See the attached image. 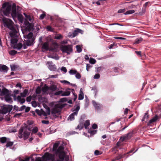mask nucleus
Returning a JSON list of instances; mask_svg holds the SVG:
<instances>
[{
  "label": "nucleus",
  "mask_w": 161,
  "mask_h": 161,
  "mask_svg": "<svg viewBox=\"0 0 161 161\" xmlns=\"http://www.w3.org/2000/svg\"><path fill=\"white\" fill-rule=\"evenodd\" d=\"M11 70L12 71H14L15 69L17 68V66L15 64H13L10 65Z\"/></svg>",
  "instance_id": "obj_46"
},
{
  "label": "nucleus",
  "mask_w": 161,
  "mask_h": 161,
  "mask_svg": "<svg viewBox=\"0 0 161 161\" xmlns=\"http://www.w3.org/2000/svg\"><path fill=\"white\" fill-rule=\"evenodd\" d=\"M47 29L48 31H53V29L50 26H48L47 27Z\"/></svg>",
  "instance_id": "obj_55"
},
{
  "label": "nucleus",
  "mask_w": 161,
  "mask_h": 161,
  "mask_svg": "<svg viewBox=\"0 0 161 161\" xmlns=\"http://www.w3.org/2000/svg\"><path fill=\"white\" fill-rule=\"evenodd\" d=\"M59 144V142H57L54 144L53 147V151H55L57 150V148Z\"/></svg>",
  "instance_id": "obj_32"
},
{
  "label": "nucleus",
  "mask_w": 161,
  "mask_h": 161,
  "mask_svg": "<svg viewBox=\"0 0 161 161\" xmlns=\"http://www.w3.org/2000/svg\"><path fill=\"white\" fill-rule=\"evenodd\" d=\"M76 49L78 53H80L81 52L82 49L80 45H77L76 46Z\"/></svg>",
  "instance_id": "obj_41"
},
{
  "label": "nucleus",
  "mask_w": 161,
  "mask_h": 161,
  "mask_svg": "<svg viewBox=\"0 0 161 161\" xmlns=\"http://www.w3.org/2000/svg\"><path fill=\"white\" fill-rule=\"evenodd\" d=\"M42 160L38 159L37 161H54V156L52 154L46 153L42 157Z\"/></svg>",
  "instance_id": "obj_7"
},
{
  "label": "nucleus",
  "mask_w": 161,
  "mask_h": 161,
  "mask_svg": "<svg viewBox=\"0 0 161 161\" xmlns=\"http://www.w3.org/2000/svg\"><path fill=\"white\" fill-rule=\"evenodd\" d=\"M63 91L62 90H60L55 92L54 93V95L56 96H62V95H63Z\"/></svg>",
  "instance_id": "obj_33"
},
{
  "label": "nucleus",
  "mask_w": 161,
  "mask_h": 161,
  "mask_svg": "<svg viewBox=\"0 0 161 161\" xmlns=\"http://www.w3.org/2000/svg\"><path fill=\"white\" fill-rule=\"evenodd\" d=\"M80 109V107L79 106L76 105L75 106L74 108L72 109V111L73 112V113L69 116L68 120H70V121L74 120L75 119V116H77Z\"/></svg>",
  "instance_id": "obj_9"
},
{
  "label": "nucleus",
  "mask_w": 161,
  "mask_h": 161,
  "mask_svg": "<svg viewBox=\"0 0 161 161\" xmlns=\"http://www.w3.org/2000/svg\"><path fill=\"white\" fill-rule=\"evenodd\" d=\"M49 57H50V58H53V59H54L56 60H58L59 59V57L58 56H54V57H50L49 56Z\"/></svg>",
  "instance_id": "obj_59"
},
{
  "label": "nucleus",
  "mask_w": 161,
  "mask_h": 161,
  "mask_svg": "<svg viewBox=\"0 0 161 161\" xmlns=\"http://www.w3.org/2000/svg\"><path fill=\"white\" fill-rule=\"evenodd\" d=\"M63 38V36L60 34H58L54 36V39H60Z\"/></svg>",
  "instance_id": "obj_37"
},
{
  "label": "nucleus",
  "mask_w": 161,
  "mask_h": 161,
  "mask_svg": "<svg viewBox=\"0 0 161 161\" xmlns=\"http://www.w3.org/2000/svg\"><path fill=\"white\" fill-rule=\"evenodd\" d=\"M42 91L45 94H47L49 93V87L47 86H44L42 88Z\"/></svg>",
  "instance_id": "obj_20"
},
{
  "label": "nucleus",
  "mask_w": 161,
  "mask_h": 161,
  "mask_svg": "<svg viewBox=\"0 0 161 161\" xmlns=\"http://www.w3.org/2000/svg\"><path fill=\"white\" fill-rule=\"evenodd\" d=\"M12 7L11 5H8L5 9L3 11V14L6 16L9 15L11 10Z\"/></svg>",
  "instance_id": "obj_15"
},
{
  "label": "nucleus",
  "mask_w": 161,
  "mask_h": 161,
  "mask_svg": "<svg viewBox=\"0 0 161 161\" xmlns=\"http://www.w3.org/2000/svg\"><path fill=\"white\" fill-rule=\"evenodd\" d=\"M64 106L61 104H58L56 105L52 109L51 113H49L48 114L51 115V119L56 118L58 116V115L60 113L61 109L63 108Z\"/></svg>",
  "instance_id": "obj_4"
},
{
  "label": "nucleus",
  "mask_w": 161,
  "mask_h": 161,
  "mask_svg": "<svg viewBox=\"0 0 161 161\" xmlns=\"http://www.w3.org/2000/svg\"><path fill=\"white\" fill-rule=\"evenodd\" d=\"M60 70L64 72V73H65L67 72V69L64 66L62 67L61 68Z\"/></svg>",
  "instance_id": "obj_45"
},
{
  "label": "nucleus",
  "mask_w": 161,
  "mask_h": 161,
  "mask_svg": "<svg viewBox=\"0 0 161 161\" xmlns=\"http://www.w3.org/2000/svg\"><path fill=\"white\" fill-rule=\"evenodd\" d=\"M42 111V110H40L39 109H36L35 110V112L38 115H41Z\"/></svg>",
  "instance_id": "obj_49"
},
{
  "label": "nucleus",
  "mask_w": 161,
  "mask_h": 161,
  "mask_svg": "<svg viewBox=\"0 0 161 161\" xmlns=\"http://www.w3.org/2000/svg\"><path fill=\"white\" fill-rule=\"evenodd\" d=\"M60 50L63 53L70 55L73 52V46L71 45H62L60 47Z\"/></svg>",
  "instance_id": "obj_5"
},
{
  "label": "nucleus",
  "mask_w": 161,
  "mask_h": 161,
  "mask_svg": "<svg viewBox=\"0 0 161 161\" xmlns=\"http://www.w3.org/2000/svg\"><path fill=\"white\" fill-rule=\"evenodd\" d=\"M47 64H48V67L50 70L52 71L56 70V66L52 62L48 61L47 62Z\"/></svg>",
  "instance_id": "obj_13"
},
{
  "label": "nucleus",
  "mask_w": 161,
  "mask_h": 161,
  "mask_svg": "<svg viewBox=\"0 0 161 161\" xmlns=\"http://www.w3.org/2000/svg\"><path fill=\"white\" fill-rule=\"evenodd\" d=\"M8 139V138H7L5 137L0 138V142L2 143H5L7 142Z\"/></svg>",
  "instance_id": "obj_30"
},
{
  "label": "nucleus",
  "mask_w": 161,
  "mask_h": 161,
  "mask_svg": "<svg viewBox=\"0 0 161 161\" xmlns=\"http://www.w3.org/2000/svg\"><path fill=\"white\" fill-rule=\"evenodd\" d=\"M42 115L44 116H45V118H46V116H47V114L46 112L43 111V110L42 113L41 115Z\"/></svg>",
  "instance_id": "obj_63"
},
{
  "label": "nucleus",
  "mask_w": 161,
  "mask_h": 161,
  "mask_svg": "<svg viewBox=\"0 0 161 161\" xmlns=\"http://www.w3.org/2000/svg\"><path fill=\"white\" fill-rule=\"evenodd\" d=\"M142 41V39L141 38H139L136 39L135 40L134 44H138L140 43Z\"/></svg>",
  "instance_id": "obj_36"
},
{
  "label": "nucleus",
  "mask_w": 161,
  "mask_h": 161,
  "mask_svg": "<svg viewBox=\"0 0 161 161\" xmlns=\"http://www.w3.org/2000/svg\"><path fill=\"white\" fill-rule=\"evenodd\" d=\"M125 10H126L125 8L120 9L118 11V13H121L124 12Z\"/></svg>",
  "instance_id": "obj_51"
},
{
  "label": "nucleus",
  "mask_w": 161,
  "mask_h": 161,
  "mask_svg": "<svg viewBox=\"0 0 161 161\" xmlns=\"http://www.w3.org/2000/svg\"><path fill=\"white\" fill-rule=\"evenodd\" d=\"M42 48L45 50H48L49 49V45L48 42L44 43L42 45Z\"/></svg>",
  "instance_id": "obj_21"
},
{
  "label": "nucleus",
  "mask_w": 161,
  "mask_h": 161,
  "mask_svg": "<svg viewBox=\"0 0 161 161\" xmlns=\"http://www.w3.org/2000/svg\"><path fill=\"white\" fill-rule=\"evenodd\" d=\"M12 7L11 5H8L5 9L3 11V14L6 16L9 15L11 10Z\"/></svg>",
  "instance_id": "obj_16"
},
{
  "label": "nucleus",
  "mask_w": 161,
  "mask_h": 161,
  "mask_svg": "<svg viewBox=\"0 0 161 161\" xmlns=\"http://www.w3.org/2000/svg\"><path fill=\"white\" fill-rule=\"evenodd\" d=\"M132 132H129L126 135L121 137L120 139V140L121 141L123 142L125 140H128L132 136Z\"/></svg>",
  "instance_id": "obj_17"
},
{
  "label": "nucleus",
  "mask_w": 161,
  "mask_h": 161,
  "mask_svg": "<svg viewBox=\"0 0 161 161\" xmlns=\"http://www.w3.org/2000/svg\"><path fill=\"white\" fill-rule=\"evenodd\" d=\"M28 93V90L25 89L22 93H20V96H18L17 97L15 95L14 96V99L17 100L21 103H23L25 102V99L23 97H26Z\"/></svg>",
  "instance_id": "obj_6"
},
{
  "label": "nucleus",
  "mask_w": 161,
  "mask_h": 161,
  "mask_svg": "<svg viewBox=\"0 0 161 161\" xmlns=\"http://www.w3.org/2000/svg\"><path fill=\"white\" fill-rule=\"evenodd\" d=\"M45 16V12H43L40 16V19H43Z\"/></svg>",
  "instance_id": "obj_53"
},
{
  "label": "nucleus",
  "mask_w": 161,
  "mask_h": 161,
  "mask_svg": "<svg viewBox=\"0 0 161 161\" xmlns=\"http://www.w3.org/2000/svg\"><path fill=\"white\" fill-rule=\"evenodd\" d=\"M12 107L10 105H5L1 108V112L3 114L9 113L12 110Z\"/></svg>",
  "instance_id": "obj_10"
},
{
  "label": "nucleus",
  "mask_w": 161,
  "mask_h": 161,
  "mask_svg": "<svg viewBox=\"0 0 161 161\" xmlns=\"http://www.w3.org/2000/svg\"><path fill=\"white\" fill-rule=\"evenodd\" d=\"M83 127V125L81 124H80V125H78L77 127V129H79L80 130L82 129Z\"/></svg>",
  "instance_id": "obj_57"
},
{
  "label": "nucleus",
  "mask_w": 161,
  "mask_h": 161,
  "mask_svg": "<svg viewBox=\"0 0 161 161\" xmlns=\"http://www.w3.org/2000/svg\"><path fill=\"white\" fill-rule=\"evenodd\" d=\"M24 15H25V17L26 18V19L27 20H28L31 22H32L33 21V20L30 15H29L25 13H24Z\"/></svg>",
  "instance_id": "obj_27"
},
{
  "label": "nucleus",
  "mask_w": 161,
  "mask_h": 161,
  "mask_svg": "<svg viewBox=\"0 0 161 161\" xmlns=\"http://www.w3.org/2000/svg\"><path fill=\"white\" fill-rule=\"evenodd\" d=\"M7 144L6 145V146L7 147H8L12 146L14 144V142H10L9 141V139L7 141Z\"/></svg>",
  "instance_id": "obj_31"
},
{
  "label": "nucleus",
  "mask_w": 161,
  "mask_h": 161,
  "mask_svg": "<svg viewBox=\"0 0 161 161\" xmlns=\"http://www.w3.org/2000/svg\"><path fill=\"white\" fill-rule=\"evenodd\" d=\"M77 71L75 69H71L69 71V73L71 75H75L77 73Z\"/></svg>",
  "instance_id": "obj_34"
},
{
  "label": "nucleus",
  "mask_w": 161,
  "mask_h": 161,
  "mask_svg": "<svg viewBox=\"0 0 161 161\" xmlns=\"http://www.w3.org/2000/svg\"><path fill=\"white\" fill-rule=\"evenodd\" d=\"M41 88L40 87H38L36 90V93L37 94H40L41 93Z\"/></svg>",
  "instance_id": "obj_50"
},
{
  "label": "nucleus",
  "mask_w": 161,
  "mask_h": 161,
  "mask_svg": "<svg viewBox=\"0 0 161 161\" xmlns=\"http://www.w3.org/2000/svg\"><path fill=\"white\" fill-rule=\"evenodd\" d=\"M9 93L8 90L6 88L3 89L2 90H1V92H0V95L1 96L5 97Z\"/></svg>",
  "instance_id": "obj_18"
},
{
  "label": "nucleus",
  "mask_w": 161,
  "mask_h": 161,
  "mask_svg": "<svg viewBox=\"0 0 161 161\" xmlns=\"http://www.w3.org/2000/svg\"><path fill=\"white\" fill-rule=\"evenodd\" d=\"M49 90H51L52 92L55 91L57 90V87L56 85H52L49 87Z\"/></svg>",
  "instance_id": "obj_25"
},
{
  "label": "nucleus",
  "mask_w": 161,
  "mask_h": 161,
  "mask_svg": "<svg viewBox=\"0 0 161 161\" xmlns=\"http://www.w3.org/2000/svg\"><path fill=\"white\" fill-rule=\"evenodd\" d=\"M122 157H123L121 155L118 156L116 157L115 159H113L112 161H114L116 160L119 159Z\"/></svg>",
  "instance_id": "obj_54"
},
{
  "label": "nucleus",
  "mask_w": 161,
  "mask_h": 161,
  "mask_svg": "<svg viewBox=\"0 0 161 161\" xmlns=\"http://www.w3.org/2000/svg\"><path fill=\"white\" fill-rule=\"evenodd\" d=\"M149 117V115L147 113L145 114L144 117L142 119V121H145L146 120H147Z\"/></svg>",
  "instance_id": "obj_35"
},
{
  "label": "nucleus",
  "mask_w": 161,
  "mask_h": 161,
  "mask_svg": "<svg viewBox=\"0 0 161 161\" xmlns=\"http://www.w3.org/2000/svg\"><path fill=\"white\" fill-rule=\"evenodd\" d=\"M3 21L4 26L11 31L9 33V35L12 37L11 39V46L13 47L15 44L17 43L18 40L16 38L18 34L17 31L14 27L13 22L11 19L5 18L3 19Z\"/></svg>",
  "instance_id": "obj_1"
},
{
  "label": "nucleus",
  "mask_w": 161,
  "mask_h": 161,
  "mask_svg": "<svg viewBox=\"0 0 161 161\" xmlns=\"http://www.w3.org/2000/svg\"><path fill=\"white\" fill-rule=\"evenodd\" d=\"M134 12L135 11L134 10H130L127 11L125 13H124V14L125 15L129 14H133L134 13Z\"/></svg>",
  "instance_id": "obj_39"
},
{
  "label": "nucleus",
  "mask_w": 161,
  "mask_h": 161,
  "mask_svg": "<svg viewBox=\"0 0 161 161\" xmlns=\"http://www.w3.org/2000/svg\"><path fill=\"white\" fill-rule=\"evenodd\" d=\"M16 53L17 52L16 51L13 50L10 51L9 54L11 55H14L16 54Z\"/></svg>",
  "instance_id": "obj_52"
},
{
  "label": "nucleus",
  "mask_w": 161,
  "mask_h": 161,
  "mask_svg": "<svg viewBox=\"0 0 161 161\" xmlns=\"http://www.w3.org/2000/svg\"><path fill=\"white\" fill-rule=\"evenodd\" d=\"M84 98V93L83 92L82 89L81 88L79 94L78 99L81 100Z\"/></svg>",
  "instance_id": "obj_24"
},
{
  "label": "nucleus",
  "mask_w": 161,
  "mask_h": 161,
  "mask_svg": "<svg viewBox=\"0 0 161 161\" xmlns=\"http://www.w3.org/2000/svg\"><path fill=\"white\" fill-rule=\"evenodd\" d=\"M57 153L58 154L59 158L57 161H63L65 155L64 151V147L63 146H59L57 150Z\"/></svg>",
  "instance_id": "obj_8"
},
{
  "label": "nucleus",
  "mask_w": 161,
  "mask_h": 161,
  "mask_svg": "<svg viewBox=\"0 0 161 161\" xmlns=\"http://www.w3.org/2000/svg\"><path fill=\"white\" fill-rule=\"evenodd\" d=\"M4 98L5 101L8 103H10L12 101V98H11L9 93L4 97Z\"/></svg>",
  "instance_id": "obj_28"
},
{
  "label": "nucleus",
  "mask_w": 161,
  "mask_h": 161,
  "mask_svg": "<svg viewBox=\"0 0 161 161\" xmlns=\"http://www.w3.org/2000/svg\"><path fill=\"white\" fill-rule=\"evenodd\" d=\"M81 75L77 71V73L75 74V77L77 79H79L81 78Z\"/></svg>",
  "instance_id": "obj_43"
},
{
  "label": "nucleus",
  "mask_w": 161,
  "mask_h": 161,
  "mask_svg": "<svg viewBox=\"0 0 161 161\" xmlns=\"http://www.w3.org/2000/svg\"><path fill=\"white\" fill-rule=\"evenodd\" d=\"M32 28L31 24L29 22L26 23L25 27L22 28V31L24 38L25 43L27 46H30L34 44L35 38L33 36V33L30 32Z\"/></svg>",
  "instance_id": "obj_2"
},
{
  "label": "nucleus",
  "mask_w": 161,
  "mask_h": 161,
  "mask_svg": "<svg viewBox=\"0 0 161 161\" xmlns=\"http://www.w3.org/2000/svg\"><path fill=\"white\" fill-rule=\"evenodd\" d=\"M7 6V3H5L3 4L2 8L3 9L5 8H6Z\"/></svg>",
  "instance_id": "obj_64"
},
{
  "label": "nucleus",
  "mask_w": 161,
  "mask_h": 161,
  "mask_svg": "<svg viewBox=\"0 0 161 161\" xmlns=\"http://www.w3.org/2000/svg\"><path fill=\"white\" fill-rule=\"evenodd\" d=\"M60 82L64 85H69L70 84V83L69 82L66 80H61L60 81Z\"/></svg>",
  "instance_id": "obj_40"
},
{
  "label": "nucleus",
  "mask_w": 161,
  "mask_h": 161,
  "mask_svg": "<svg viewBox=\"0 0 161 161\" xmlns=\"http://www.w3.org/2000/svg\"><path fill=\"white\" fill-rule=\"evenodd\" d=\"M90 125V121L89 120H86L84 123V126L85 129H86L88 128V127Z\"/></svg>",
  "instance_id": "obj_38"
},
{
  "label": "nucleus",
  "mask_w": 161,
  "mask_h": 161,
  "mask_svg": "<svg viewBox=\"0 0 161 161\" xmlns=\"http://www.w3.org/2000/svg\"><path fill=\"white\" fill-rule=\"evenodd\" d=\"M89 62L92 64H94L96 62V60L93 58H91L89 60Z\"/></svg>",
  "instance_id": "obj_47"
},
{
  "label": "nucleus",
  "mask_w": 161,
  "mask_h": 161,
  "mask_svg": "<svg viewBox=\"0 0 161 161\" xmlns=\"http://www.w3.org/2000/svg\"><path fill=\"white\" fill-rule=\"evenodd\" d=\"M58 77L57 75H50L49 76V78H57Z\"/></svg>",
  "instance_id": "obj_61"
},
{
  "label": "nucleus",
  "mask_w": 161,
  "mask_h": 161,
  "mask_svg": "<svg viewBox=\"0 0 161 161\" xmlns=\"http://www.w3.org/2000/svg\"><path fill=\"white\" fill-rule=\"evenodd\" d=\"M146 12V9L145 8H143L142 9V11L140 12L139 14L140 15H142L144 14Z\"/></svg>",
  "instance_id": "obj_44"
},
{
  "label": "nucleus",
  "mask_w": 161,
  "mask_h": 161,
  "mask_svg": "<svg viewBox=\"0 0 161 161\" xmlns=\"http://www.w3.org/2000/svg\"><path fill=\"white\" fill-rule=\"evenodd\" d=\"M100 77V75L99 74H97L94 77V79H99Z\"/></svg>",
  "instance_id": "obj_58"
},
{
  "label": "nucleus",
  "mask_w": 161,
  "mask_h": 161,
  "mask_svg": "<svg viewBox=\"0 0 161 161\" xmlns=\"http://www.w3.org/2000/svg\"><path fill=\"white\" fill-rule=\"evenodd\" d=\"M88 131L89 132V133H90V134L92 135H94V134H95L97 132V131L95 130H88Z\"/></svg>",
  "instance_id": "obj_48"
},
{
  "label": "nucleus",
  "mask_w": 161,
  "mask_h": 161,
  "mask_svg": "<svg viewBox=\"0 0 161 161\" xmlns=\"http://www.w3.org/2000/svg\"><path fill=\"white\" fill-rule=\"evenodd\" d=\"M20 13L19 11L17 10L16 6L13 4L12 8L11 15L13 18L16 17Z\"/></svg>",
  "instance_id": "obj_12"
},
{
  "label": "nucleus",
  "mask_w": 161,
  "mask_h": 161,
  "mask_svg": "<svg viewBox=\"0 0 161 161\" xmlns=\"http://www.w3.org/2000/svg\"><path fill=\"white\" fill-rule=\"evenodd\" d=\"M31 132L27 125L24 124L20 129L18 134V136L20 138H23L25 140L28 138Z\"/></svg>",
  "instance_id": "obj_3"
},
{
  "label": "nucleus",
  "mask_w": 161,
  "mask_h": 161,
  "mask_svg": "<svg viewBox=\"0 0 161 161\" xmlns=\"http://www.w3.org/2000/svg\"><path fill=\"white\" fill-rule=\"evenodd\" d=\"M92 103L96 109H99L101 107V105L100 104L97 103L94 101L93 100L92 101Z\"/></svg>",
  "instance_id": "obj_29"
},
{
  "label": "nucleus",
  "mask_w": 161,
  "mask_h": 161,
  "mask_svg": "<svg viewBox=\"0 0 161 161\" xmlns=\"http://www.w3.org/2000/svg\"><path fill=\"white\" fill-rule=\"evenodd\" d=\"M71 91L74 93L75 92V90L74 89H66L65 91H63V95H62V96H69L70 94ZM73 94L75 97L74 100H75L77 98V95H75L74 93Z\"/></svg>",
  "instance_id": "obj_11"
},
{
  "label": "nucleus",
  "mask_w": 161,
  "mask_h": 161,
  "mask_svg": "<svg viewBox=\"0 0 161 161\" xmlns=\"http://www.w3.org/2000/svg\"><path fill=\"white\" fill-rule=\"evenodd\" d=\"M158 119V116L157 115H155L148 122L147 125H149L150 124H153V123L155 122Z\"/></svg>",
  "instance_id": "obj_19"
},
{
  "label": "nucleus",
  "mask_w": 161,
  "mask_h": 161,
  "mask_svg": "<svg viewBox=\"0 0 161 161\" xmlns=\"http://www.w3.org/2000/svg\"><path fill=\"white\" fill-rule=\"evenodd\" d=\"M38 131V128L36 127H34L32 130V134H35Z\"/></svg>",
  "instance_id": "obj_42"
},
{
  "label": "nucleus",
  "mask_w": 161,
  "mask_h": 161,
  "mask_svg": "<svg viewBox=\"0 0 161 161\" xmlns=\"http://www.w3.org/2000/svg\"><path fill=\"white\" fill-rule=\"evenodd\" d=\"M31 104L32 106L34 107H36L37 106L36 103L35 101L32 102Z\"/></svg>",
  "instance_id": "obj_56"
},
{
  "label": "nucleus",
  "mask_w": 161,
  "mask_h": 161,
  "mask_svg": "<svg viewBox=\"0 0 161 161\" xmlns=\"http://www.w3.org/2000/svg\"><path fill=\"white\" fill-rule=\"evenodd\" d=\"M18 18L19 21L21 23H22L23 21V15L19 13L17 15V17Z\"/></svg>",
  "instance_id": "obj_26"
},
{
  "label": "nucleus",
  "mask_w": 161,
  "mask_h": 161,
  "mask_svg": "<svg viewBox=\"0 0 161 161\" xmlns=\"http://www.w3.org/2000/svg\"><path fill=\"white\" fill-rule=\"evenodd\" d=\"M81 31H82L81 30L77 29V30L74 31L72 33H69L68 36L69 37L73 38L76 36L79 33H81Z\"/></svg>",
  "instance_id": "obj_14"
},
{
  "label": "nucleus",
  "mask_w": 161,
  "mask_h": 161,
  "mask_svg": "<svg viewBox=\"0 0 161 161\" xmlns=\"http://www.w3.org/2000/svg\"><path fill=\"white\" fill-rule=\"evenodd\" d=\"M42 123L44 124H48L49 122L48 120H43L42 121Z\"/></svg>",
  "instance_id": "obj_62"
},
{
  "label": "nucleus",
  "mask_w": 161,
  "mask_h": 161,
  "mask_svg": "<svg viewBox=\"0 0 161 161\" xmlns=\"http://www.w3.org/2000/svg\"><path fill=\"white\" fill-rule=\"evenodd\" d=\"M8 68L5 65H2L0 64V71H3L4 72L6 73L8 71Z\"/></svg>",
  "instance_id": "obj_22"
},
{
  "label": "nucleus",
  "mask_w": 161,
  "mask_h": 161,
  "mask_svg": "<svg viewBox=\"0 0 161 161\" xmlns=\"http://www.w3.org/2000/svg\"><path fill=\"white\" fill-rule=\"evenodd\" d=\"M23 46L22 44L21 43H19L16 44H15L14 46L13 47V48L14 49H17L18 50L20 49Z\"/></svg>",
  "instance_id": "obj_23"
},
{
  "label": "nucleus",
  "mask_w": 161,
  "mask_h": 161,
  "mask_svg": "<svg viewBox=\"0 0 161 161\" xmlns=\"http://www.w3.org/2000/svg\"><path fill=\"white\" fill-rule=\"evenodd\" d=\"M31 97L29 96L27 97L26 98V101L28 102H30L31 101Z\"/></svg>",
  "instance_id": "obj_60"
}]
</instances>
